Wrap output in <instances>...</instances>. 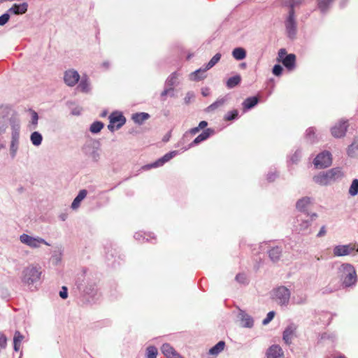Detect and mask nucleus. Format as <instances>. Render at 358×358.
Listing matches in <instances>:
<instances>
[{
  "instance_id": "obj_26",
  "label": "nucleus",
  "mask_w": 358,
  "mask_h": 358,
  "mask_svg": "<svg viewBox=\"0 0 358 358\" xmlns=\"http://www.w3.org/2000/svg\"><path fill=\"white\" fill-rule=\"evenodd\" d=\"M77 88L83 93H89L90 92V82L87 76L84 75L81 77Z\"/></svg>"
},
{
  "instance_id": "obj_7",
  "label": "nucleus",
  "mask_w": 358,
  "mask_h": 358,
  "mask_svg": "<svg viewBox=\"0 0 358 358\" xmlns=\"http://www.w3.org/2000/svg\"><path fill=\"white\" fill-rule=\"evenodd\" d=\"M290 294V291L285 286L278 287L272 292L273 299L280 306L288 304Z\"/></svg>"
},
{
  "instance_id": "obj_4",
  "label": "nucleus",
  "mask_w": 358,
  "mask_h": 358,
  "mask_svg": "<svg viewBox=\"0 0 358 358\" xmlns=\"http://www.w3.org/2000/svg\"><path fill=\"white\" fill-rule=\"evenodd\" d=\"M82 152L92 162L98 164L101 158V143L94 138L87 139L82 146Z\"/></svg>"
},
{
  "instance_id": "obj_60",
  "label": "nucleus",
  "mask_w": 358,
  "mask_h": 358,
  "mask_svg": "<svg viewBox=\"0 0 358 358\" xmlns=\"http://www.w3.org/2000/svg\"><path fill=\"white\" fill-rule=\"evenodd\" d=\"M287 51L284 48H282V49H280V50L278 51V61L279 62H281L282 59L285 58V56H287Z\"/></svg>"
},
{
  "instance_id": "obj_63",
  "label": "nucleus",
  "mask_w": 358,
  "mask_h": 358,
  "mask_svg": "<svg viewBox=\"0 0 358 358\" xmlns=\"http://www.w3.org/2000/svg\"><path fill=\"white\" fill-rule=\"evenodd\" d=\"M200 131L199 128L198 127H194V128H192L190 129L187 132H186L185 134H184V137L188 134L189 133L190 134L192 135H195L196 134H197L199 131Z\"/></svg>"
},
{
  "instance_id": "obj_54",
  "label": "nucleus",
  "mask_w": 358,
  "mask_h": 358,
  "mask_svg": "<svg viewBox=\"0 0 358 358\" xmlns=\"http://www.w3.org/2000/svg\"><path fill=\"white\" fill-rule=\"evenodd\" d=\"M7 345V338L6 336L0 332V352L1 350L6 348Z\"/></svg>"
},
{
  "instance_id": "obj_44",
  "label": "nucleus",
  "mask_w": 358,
  "mask_h": 358,
  "mask_svg": "<svg viewBox=\"0 0 358 358\" xmlns=\"http://www.w3.org/2000/svg\"><path fill=\"white\" fill-rule=\"evenodd\" d=\"M348 193L350 196H355L358 194V179H354L350 186Z\"/></svg>"
},
{
  "instance_id": "obj_56",
  "label": "nucleus",
  "mask_w": 358,
  "mask_h": 358,
  "mask_svg": "<svg viewBox=\"0 0 358 358\" xmlns=\"http://www.w3.org/2000/svg\"><path fill=\"white\" fill-rule=\"evenodd\" d=\"M7 128V124L3 117H0V134H3Z\"/></svg>"
},
{
  "instance_id": "obj_30",
  "label": "nucleus",
  "mask_w": 358,
  "mask_h": 358,
  "mask_svg": "<svg viewBox=\"0 0 358 358\" xmlns=\"http://www.w3.org/2000/svg\"><path fill=\"white\" fill-rule=\"evenodd\" d=\"M259 103V98L257 96H250L244 100L243 102V108L245 110H250L254 108Z\"/></svg>"
},
{
  "instance_id": "obj_17",
  "label": "nucleus",
  "mask_w": 358,
  "mask_h": 358,
  "mask_svg": "<svg viewBox=\"0 0 358 358\" xmlns=\"http://www.w3.org/2000/svg\"><path fill=\"white\" fill-rule=\"evenodd\" d=\"M109 121H110V123L117 124L116 129H119L125 124L126 118L121 113L113 112L109 116Z\"/></svg>"
},
{
  "instance_id": "obj_11",
  "label": "nucleus",
  "mask_w": 358,
  "mask_h": 358,
  "mask_svg": "<svg viewBox=\"0 0 358 358\" xmlns=\"http://www.w3.org/2000/svg\"><path fill=\"white\" fill-rule=\"evenodd\" d=\"M179 153L177 150L171 151L166 154H165L163 157L158 159L155 162L147 164L143 168L145 169H150L152 168H157L159 166H163L166 162H168L169 160H171L172 158H173L175 156H176Z\"/></svg>"
},
{
  "instance_id": "obj_19",
  "label": "nucleus",
  "mask_w": 358,
  "mask_h": 358,
  "mask_svg": "<svg viewBox=\"0 0 358 358\" xmlns=\"http://www.w3.org/2000/svg\"><path fill=\"white\" fill-rule=\"evenodd\" d=\"M283 356V351L278 345H271L266 352L267 358H282Z\"/></svg>"
},
{
  "instance_id": "obj_3",
  "label": "nucleus",
  "mask_w": 358,
  "mask_h": 358,
  "mask_svg": "<svg viewBox=\"0 0 358 358\" xmlns=\"http://www.w3.org/2000/svg\"><path fill=\"white\" fill-rule=\"evenodd\" d=\"M77 288L84 294L94 298L98 292L96 282L90 275L86 274L85 271L78 276L76 280Z\"/></svg>"
},
{
  "instance_id": "obj_16",
  "label": "nucleus",
  "mask_w": 358,
  "mask_h": 358,
  "mask_svg": "<svg viewBox=\"0 0 358 358\" xmlns=\"http://www.w3.org/2000/svg\"><path fill=\"white\" fill-rule=\"evenodd\" d=\"M313 199L309 196H304L299 199L296 203V208L302 214L309 213L307 210L308 206L313 203Z\"/></svg>"
},
{
  "instance_id": "obj_1",
  "label": "nucleus",
  "mask_w": 358,
  "mask_h": 358,
  "mask_svg": "<svg viewBox=\"0 0 358 358\" xmlns=\"http://www.w3.org/2000/svg\"><path fill=\"white\" fill-rule=\"evenodd\" d=\"M337 275L343 288L353 287L357 284V272L351 264L343 263L338 268Z\"/></svg>"
},
{
  "instance_id": "obj_18",
  "label": "nucleus",
  "mask_w": 358,
  "mask_h": 358,
  "mask_svg": "<svg viewBox=\"0 0 358 358\" xmlns=\"http://www.w3.org/2000/svg\"><path fill=\"white\" fill-rule=\"evenodd\" d=\"M327 171L329 174L331 183L341 180L345 176L344 172L341 167H334Z\"/></svg>"
},
{
  "instance_id": "obj_21",
  "label": "nucleus",
  "mask_w": 358,
  "mask_h": 358,
  "mask_svg": "<svg viewBox=\"0 0 358 358\" xmlns=\"http://www.w3.org/2000/svg\"><path fill=\"white\" fill-rule=\"evenodd\" d=\"M296 329V326L294 324H290L284 331L283 340L287 344L289 345L292 343V340L295 336Z\"/></svg>"
},
{
  "instance_id": "obj_9",
  "label": "nucleus",
  "mask_w": 358,
  "mask_h": 358,
  "mask_svg": "<svg viewBox=\"0 0 358 358\" xmlns=\"http://www.w3.org/2000/svg\"><path fill=\"white\" fill-rule=\"evenodd\" d=\"M332 164V155L329 151L324 150L319 153L313 160V164L317 169H325Z\"/></svg>"
},
{
  "instance_id": "obj_46",
  "label": "nucleus",
  "mask_w": 358,
  "mask_h": 358,
  "mask_svg": "<svg viewBox=\"0 0 358 358\" xmlns=\"http://www.w3.org/2000/svg\"><path fill=\"white\" fill-rule=\"evenodd\" d=\"M158 351L155 346H148L146 348V358H157Z\"/></svg>"
},
{
  "instance_id": "obj_61",
  "label": "nucleus",
  "mask_w": 358,
  "mask_h": 358,
  "mask_svg": "<svg viewBox=\"0 0 358 358\" xmlns=\"http://www.w3.org/2000/svg\"><path fill=\"white\" fill-rule=\"evenodd\" d=\"M293 0H282V3L283 6L289 7V10H293Z\"/></svg>"
},
{
  "instance_id": "obj_34",
  "label": "nucleus",
  "mask_w": 358,
  "mask_h": 358,
  "mask_svg": "<svg viewBox=\"0 0 358 358\" xmlns=\"http://www.w3.org/2000/svg\"><path fill=\"white\" fill-rule=\"evenodd\" d=\"M358 152V137L355 138L353 142L348 146L347 153L349 157H355Z\"/></svg>"
},
{
  "instance_id": "obj_38",
  "label": "nucleus",
  "mask_w": 358,
  "mask_h": 358,
  "mask_svg": "<svg viewBox=\"0 0 358 358\" xmlns=\"http://www.w3.org/2000/svg\"><path fill=\"white\" fill-rule=\"evenodd\" d=\"M224 346L225 343L224 341H219L215 346L209 350L208 353L209 355L216 356L224 350Z\"/></svg>"
},
{
  "instance_id": "obj_42",
  "label": "nucleus",
  "mask_w": 358,
  "mask_h": 358,
  "mask_svg": "<svg viewBox=\"0 0 358 358\" xmlns=\"http://www.w3.org/2000/svg\"><path fill=\"white\" fill-rule=\"evenodd\" d=\"M24 339V336L20 331H16L13 338L14 350L18 351L20 350V344Z\"/></svg>"
},
{
  "instance_id": "obj_37",
  "label": "nucleus",
  "mask_w": 358,
  "mask_h": 358,
  "mask_svg": "<svg viewBox=\"0 0 358 358\" xmlns=\"http://www.w3.org/2000/svg\"><path fill=\"white\" fill-rule=\"evenodd\" d=\"M134 237L136 240L138 241H141L142 239L143 241L145 240L146 241H152V239H155V237L152 234H147L142 231L136 232L134 234Z\"/></svg>"
},
{
  "instance_id": "obj_32",
  "label": "nucleus",
  "mask_w": 358,
  "mask_h": 358,
  "mask_svg": "<svg viewBox=\"0 0 358 358\" xmlns=\"http://www.w3.org/2000/svg\"><path fill=\"white\" fill-rule=\"evenodd\" d=\"M150 117V115L147 113H136L132 115V120L138 124H142L145 120Z\"/></svg>"
},
{
  "instance_id": "obj_35",
  "label": "nucleus",
  "mask_w": 358,
  "mask_h": 358,
  "mask_svg": "<svg viewBox=\"0 0 358 358\" xmlns=\"http://www.w3.org/2000/svg\"><path fill=\"white\" fill-rule=\"evenodd\" d=\"M239 326L250 328L253 326V320L250 315H242L239 320Z\"/></svg>"
},
{
  "instance_id": "obj_5",
  "label": "nucleus",
  "mask_w": 358,
  "mask_h": 358,
  "mask_svg": "<svg viewBox=\"0 0 358 358\" xmlns=\"http://www.w3.org/2000/svg\"><path fill=\"white\" fill-rule=\"evenodd\" d=\"M318 217L316 213L299 214L296 216L293 224L294 230L299 234H308L312 222Z\"/></svg>"
},
{
  "instance_id": "obj_43",
  "label": "nucleus",
  "mask_w": 358,
  "mask_h": 358,
  "mask_svg": "<svg viewBox=\"0 0 358 358\" xmlns=\"http://www.w3.org/2000/svg\"><path fill=\"white\" fill-rule=\"evenodd\" d=\"M19 145V139H13L11 138L10 145V155L12 158H14L16 156Z\"/></svg>"
},
{
  "instance_id": "obj_57",
  "label": "nucleus",
  "mask_w": 358,
  "mask_h": 358,
  "mask_svg": "<svg viewBox=\"0 0 358 358\" xmlns=\"http://www.w3.org/2000/svg\"><path fill=\"white\" fill-rule=\"evenodd\" d=\"M10 19V15L6 13L0 16V26L5 25Z\"/></svg>"
},
{
  "instance_id": "obj_48",
  "label": "nucleus",
  "mask_w": 358,
  "mask_h": 358,
  "mask_svg": "<svg viewBox=\"0 0 358 358\" xmlns=\"http://www.w3.org/2000/svg\"><path fill=\"white\" fill-rule=\"evenodd\" d=\"M238 116V111L237 110H232L229 111L224 116V120L227 121H231L236 119Z\"/></svg>"
},
{
  "instance_id": "obj_64",
  "label": "nucleus",
  "mask_w": 358,
  "mask_h": 358,
  "mask_svg": "<svg viewBox=\"0 0 358 358\" xmlns=\"http://www.w3.org/2000/svg\"><path fill=\"white\" fill-rule=\"evenodd\" d=\"M326 233H327L326 227H325V226H322L320 228L319 232L317 233V237H318V238L322 237V236H325Z\"/></svg>"
},
{
  "instance_id": "obj_53",
  "label": "nucleus",
  "mask_w": 358,
  "mask_h": 358,
  "mask_svg": "<svg viewBox=\"0 0 358 358\" xmlns=\"http://www.w3.org/2000/svg\"><path fill=\"white\" fill-rule=\"evenodd\" d=\"M31 124L34 126L33 129H36L38 124V113L34 110H31Z\"/></svg>"
},
{
  "instance_id": "obj_41",
  "label": "nucleus",
  "mask_w": 358,
  "mask_h": 358,
  "mask_svg": "<svg viewBox=\"0 0 358 358\" xmlns=\"http://www.w3.org/2000/svg\"><path fill=\"white\" fill-rule=\"evenodd\" d=\"M104 124L101 121L94 122L90 127V131L92 134H96L103 128Z\"/></svg>"
},
{
  "instance_id": "obj_45",
  "label": "nucleus",
  "mask_w": 358,
  "mask_h": 358,
  "mask_svg": "<svg viewBox=\"0 0 358 358\" xmlns=\"http://www.w3.org/2000/svg\"><path fill=\"white\" fill-rule=\"evenodd\" d=\"M62 254L61 252H54L50 258L52 264L55 266H58L62 262Z\"/></svg>"
},
{
  "instance_id": "obj_59",
  "label": "nucleus",
  "mask_w": 358,
  "mask_h": 358,
  "mask_svg": "<svg viewBox=\"0 0 358 358\" xmlns=\"http://www.w3.org/2000/svg\"><path fill=\"white\" fill-rule=\"evenodd\" d=\"M301 150H297L294 155L292 157L291 160L292 162L296 163L299 161V158L301 157Z\"/></svg>"
},
{
  "instance_id": "obj_14",
  "label": "nucleus",
  "mask_w": 358,
  "mask_h": 358,
  "mask_svg": "<svg viewBox=\"0 0 358 358\" xmlns=\"http://www.w3.org/2000/svg\"><path fill=\"white\" fill-rule=\"evenodd\" d=\"M348 124L347 120H341L331 129V134L335 138H341L345 135Z\"/></svg>"
},
{
  "instance_id": "obj_2",
  "label": "nucleus",
  "mask_w": 358,
  "mask_h": 358,
  "mask_svg": "<svg viewBox=\"0 0 358 358\" xmlns=\"http://www.w3.org/2000/svg\"><path fill=\"white\" fill-rule=\"evenodd\" d=\"M42 275V268L38 265L30 264L24 267L22 271V282L31 289L36 287V285L40 282Z\"/></svg>"
},
{
  "instance_id": "obj_24",
  "label": "nucleus",
  "mask_w": 358,
  "mask_h": 358,
  "mask_svg": "<svg viewBox=\"0 0 358 358\" xmlns=\"http://www.w3.org/2000/svg\"><path fill=\"white\" fill-rule=\"evenodd\" d=\"M281 62L289 71H292L295 68L296 56L294 54H288Z\"/></svg>"
},
{
  "instance_id": "obj_40",
  "label": "nucleus",
  "mask_w": 358,
  "mask_h": 358,
  "mask_svg": "<svg viewBox=\"0 0 358 358\" xmlns=\"http://www.w3.org/2000/svg\"><path fill=\"white\" fill-rule=\"evenodd\" d=\"M31 143L35 146H38L41 144L43 136L38 131H34L30 136Z\"/></svg>"
},
{
  "instance_id": "obj_49",
  "label": "nucleus",
  "mask_w": 358,
  "mask_h": 358,
  "mask_svg": "<svg viewBox=\"0 0 358 358\" xmlns=\"http://www.w3.org/2000/svg\"><path fill=\"white\" fill-rule=\"evenodd\" d=\"M306 137L311 143L315 142V128L310 127L306 130Z\"/></svg>"
},
{
  "instance_id": "obj_27",
  "label": "nucleus",
  "mask_w": 358,
  "mask_h": 358,
  "mask_svg": "<svg viewBox=\"0 0 358 358\" xmlns=\"http://www.w3.org/2000/svg\"><path fill=\"white\" fill-rule=\"evenodd\" d=\"M282 251V250L281 247H279V246H275V247L271 248L268 250V257H269L270 259L273 262H278L281 257Z\"/></svg>"
},
{
  "instance_id": "obj_47",
  "label": "nucleus",
  "mask_w": 358,
  "mask_h": 358,
  "mask_svg": "<svg viewBox=\"0 0 358 358\" xmlns=\"http://www.w3.org/2000/svg\"><path fill=\"white\" fill-rule=\"evenodd\" d=\"M221 56L222 55L220 53L215 54L208 62V63L206 64V69L209 70L210 69L213 68L220 60Z\"/></svg>"
},
{
  "instance_id": "obj_50",
  "label": "nucleus",
  "mask_w": 358,
  "mask_h": 358,
  "mask_svg": "<svg viewBox=\"0 0 358 358\" xmlns=\"http://www.w3.org/2000/svg\"><path fill=\"white\" fill-rule=\"evenodd\" d=\"M168 94H170L171 96H174L173 91H172V90L171 88L165 87L164 90L162 92V93L160 94L161 99L162 101H165L166 96Z\"/></svg>"
},
{
  "instance_id": "obj_28",
  "label": "nucleus",
  "mask_w": 358,
  "mask_h": 358,
  "mask_svg": "<svg viewBox=\"0 0 358 358\" xmlns=\"http://www.w3.org/2000/svg\"><path fill=\"white\" fill-rule=\"evenodd\" d=\"M87 194V191L86 189L80 190L71 203V208L77 209L80 206L81 201L86 197Z\"/></svg>"
},
{
  "instance_id": "obj_22",
  "label": "nucleus",
  "mask_w": 358,
  "mask_h": 358,
  "mask_svg": "<svg viewBox=\"0 0 358 358\" xmlns=\"http://www.w3.org/2000/svg\"><path fill=\"white\" fill-rule=\"evenodd\" d=\"M10 124L11 126V138L20 139V121L15 118L11 117L10 119Z\"/></svg>"
},
{
  "instance_id": "obj_39",
  "label": "nucleus",
  "mask_w": 358,
  "mask_h": 358,
  "mask_svg": "<svg viewBox=\"0 0 358 358\" xmlns=\"http://www.w3.org/2000/svg\"><path fill=\"white\" fill-rule=\"evenodd\" d=\"M177 78L178 73L176 72L172 73L166 79L165 82V87L171 88L172 91H173V86L176 85Z\"/></svg>"
},
{
  "instance_id": "obj_12",
  "label": "nucleus",
  "mask_w": 358,
  "mask_h": 358,
  "mask_svg": "<svg viewBox=\"0 0 358 358\" xmlns=\"http://www.w3.org/2000/svg\"><path fill=\"white\" fill-rule=\"evenodd\" d=\"M80 76L78 72L74 69H69L64 72V81L69 87L75 86L79 81Z\"/></svg>"
},
{
  "instance_id": "obj_6",
  "label": "nucleus",
  "mask_w": 358,
  "mask_h": 358,
  "mask_svg": "<svg viewBox=\"0 0 358 358\" xmlns=\"http://www.w3.org/2000/svg\"><path fill=\"white\" fill-rule=\"evenodd\" d=\"M285 27L287 37L292 40L294 39L297 34V22L294 10H289L285 20Z\"/></svg>"
},
{
  "instance_id": "obj_51",
  "label": "nucleus",
  "mask_w": 358,
  "mask_h": 358,
  "mask_svg": "<svg viewBox=\"0 0 358 358\" xmlns=\"http://www.w3.org/2000/svg\"><path fill=\"white\" fill-rule=\"evenodd\" d=\"M195 98V94L193 92L190 91V92H188L185 98H184V102L185 104L188 105L192 101H194Z\"/></svg>"
},
{
  "instance_id": "obj_62",
  "label": "nucleus",
  "mask_w": 358,
  "mask_h": 358,
  "mask_svg": "<svg viewBox=\"0 0 358 358\" xmlns=\"http://www.w3.org/2000/svg\"><path fill=\"white\" fill-rule=\"evenodd\" d=\"M277 174L275 172H271L267 174V180L268 182H273L277 178Z\"/></svg>"
},
{
  "instance_id": "obj_52",
  "label": "nucleus",
  "mask_w": 358,
  "mask_h": 358,
  "mask_svg": "<svg viewBox=\"0 0 358 358\" xmlns=\"http://www.w3.org/2000/svg\"><path fill=\"white\" fill-rule=\"evenodd\" d=\"M236 280L241 284H247L248 279L246 275L244 273H238L236 275Z\"/></svg>"
},
{
  "instance_id": "obj_25",
  "label": "nucleus",
  "mask_w": 358,
  "mask_h": 358,
  "mask_svg": "<svg viewBox=\"0 0 358 358\" xmlns=\"http://www.w3.org/2000/svg\"><path fill=\"white\" fill-rule=\"evenodd\" d=\"M208 69H206V66H205V67H202V68H200L196 71H194V72H192L190 75H189V79L191 80H193V81H199V80H201L203 79H204L206 77V72L208 71Z\"/></svg>"
},
{
  "instance_id": "obj_15",
  "label": "nucleus",
  "mask_w": 358,
  "mask_h": 358,
  "mask_svg": "<svg viewBox=\"0 0 358 358\" xmlns=\"http://www.w3.org/2000/svg\"><path fill=\"white\" fill-rule=\"evenodd\" d=\"M313 180L315 183L320 186H327L332 184L330 180L328 171H322L318 174L314 176L313 178Z\"/></svg>"
},
{
  "instance_id": "obj_8",
  "label": "nucleus",
  "mask_w": 358,
  "mask_h": 358,
  "mask_svg": "<svg viewBox=\"0 0 358 358\" xmlns=\"http://www.w3.org/2000/svg\"><path fill=\"white\" fill-rule=\"evenodd\" d=\"M354 251L358 252V244L357 243L337 245L333 248V254L335 257H343L350 255L355 256V254H352Z\"/></svg>"
},
{
  "instance_id": "obj_55",
  "label": "nucleus",
  "mask_w": 358,
  "mask_h": 358,
  "mask_svg": "<svg viewBox=\"0 0 358 358\" xmlns=\"http://www.w3.org/2000/svg\"><path fill=\"white\" fill-rule=\"evenodd\" d=\"M283 69L280 64H275L272 72L276 76H280L282 73Z\"/></svg>"
},
{
  "instance_id": "obj_13",
  "label": "nucleus",
  "mask_w": 358,
  "mask_h": 358,
  "mask_svg": "<svg viewBox=\"0 0 358 358\" xmlns=\"http://www.w3.org/2000/svg\"><path fill=\"white\" fill-rule=\"evenodd\" d=\"M215 134V130L212 128H207L203 130L201 134H200L197 137L194 138V140L189 144L187 147L184 148V150H187L200 143L207 140L210 136H213Z\"/></svg>"
},
{
  "instance_id": "obj_36",
  "label": "nucleus",
  "mask_w": 358,
  "mask_h": 358,
  "mask_svg": "<svg viewBox=\"0 0 358 358\" xmlns=\"http://www.w3.org/2000/svg\"><path fill=\"white\" fill-rule=\"evenodd\" d=\"M232 56L236 60H243L246 57V51L243 48H236L232 51Z\"/></svg>"
},
{
  "instance_id": "obj_29",
  "label": "nucleus",
  "mask_w": 358,
  "mask_h": 358,
  "mask_svg": "<svg viewBox=\"0 0 358 358\" xmlns=\"http://www.w3.org/2000/svg\"><path fill=\"white\" fill-rule=\"evenodd\" d=\"M227 96L221 97L217 99L214 103H213L206 108V112L210 113L215 110L217 108L224 106V104L227 101Z\"/></svg>"
},
{
  "instance_id": "obj_20",
  "label": "nucleus",
  "mask_w": 358,
  "mask_h": 358,
  "mask_svg": "<svg viewBox=\"0 0 358 358\" xmlns=\"http://www.w3.org/2000/svg\"><path fill=\"white\" fill-rule=\"evenodd\" d=\"M162 352L166 358H182L176 350L168 343L162 346Z\"/></svg>"
},
{
  "instance_id": "obj_23",
  "label": "nucleus",
  "mask_w": 358,
  "mask_h": 358,
  "mask_svg": "<svg viewBox=\"0 0 358 358\" xmlns=\"http://www.w3.org/2000/svg\"><path fill=\"white\" fill-rule=\"evenodd\" d=\"M27 9H28V3L26 2H24V3H20V4L15 3L14 5H13L12 7H10L8 9V12L13 13L15 15H22L27 11Z\"/></svg>"
},
{
  "instance_id": "obj_58",
  "label": "nucleus",
  "mask_w": 358,
  "mask_h": 358,
  "mask_svg": "<svg viewBox=\"0 0 358 358\" xmlns=\"http://www.w3.org/2000/svg\"><path fill=\"white\" fill-rule=\"evenodd\" d=\"M59 296L63 299L68 297V289L66 287L63 286L62 287V289L59 291Z\"/></svg>"
},
{
  "instance_id": "obj_31",
  "label": "nucleus",
  "mask_w": 358,
  "mask_h": 358,
  "mask_svg": "<svg viewBox=\"0 0 358 358\" xmlns=\"http://www.w3.org/2000/svg\"><path fill=\"white\" fill-rule=\"evenodd\" d=\"M334 0H317V8L322 14H326Z\"/></svg>"
},
{
  "instance_id": "obj_33",
  "label": "nucleus",
  "mask_w": 358,
  "mask_h": 358,
  "mask_svg": "<svg viewBox=\"0 0 358 358\" xmlns=\"http://www.w3.org/2000/svg\"><path fill=\"white\" fill-rule=\"evenodd\" d=\"M241 82V77L239 74H236L230 77L226 82V86L228 89H232L238 85Z\"/></svg>"
},
{
  "instance_id": "obj_10",
  "label": "nucleus",
  "mask_w": 358,
  "mask_h": 358,
  "mask_svg": "<svg viewBox=\"0 0 358 358\" xmlns=\"http://www.w3.org/2000/svg\"><path fill=\"white\" fill-rule=\"evenodd\" d=\"M20 241L22 243L27 245L31 248H38L41 244L50 245L45 239L41 237H33L27 234H22L20 236Z\"/></svg>"
}]
</instances>
